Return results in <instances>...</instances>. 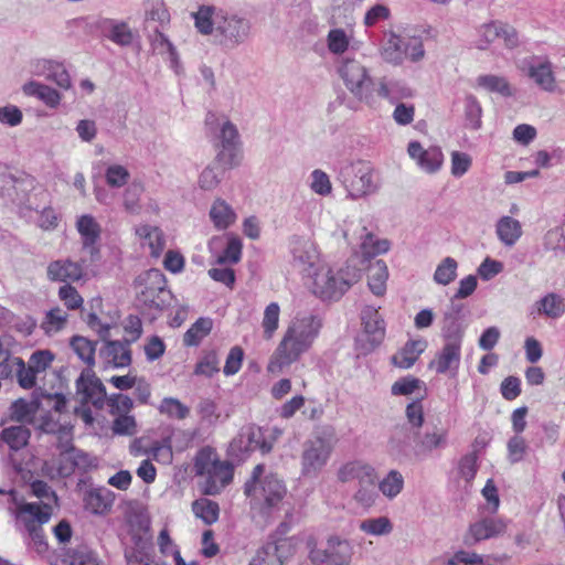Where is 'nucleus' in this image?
<instances>
[{
	"label": "nucleus",
	"instance_id": "nucleus-13",
	"mask_svg": "<svg viewBox=\"0 0 565 565\" xmlns=\"http://www.w3.org/2000/svg\"><path fill=\"white\" fill-rule=\"evenodd\" d=\"M76 395L82 406L90 403L96 408H103L106 401V388L90 367L83 370L76 380Z\"/></svg>",
	"mask_w": 565,
	"mask_h": 565
},
{
	"label": "nucleus",
	"instance_id": "nucleus-2",
	"mask_svg": "<svg viewBox=\"0 0 565 565\" xmlns=\"http://www.w3.org/2000/svg\"><path fill=\"white\" fill-rule=\"evenodd\" d=\"M322 328V319L317 315H297L286 328L284 335L273 353L267 371L280 373L297 362L310 350Z\"/></svg>",
	"mask_w": 565,
	"mask_h": 565
},
{
	"label": "nucleus",
	"instance_id": "nucleus-28",
	"mask_svg": "<svg viewBox=\"0 0 565 565\" xmlns=\"http://www.w3.org/2000/svg\"><path fill=\"white\" fill-rule=\"evenodd\" d=\"M105 348L102 351L107 358L108 362L113 363L117 367L128 366L131 363V352L129 350V343L126 341H109L104 340Z\"/></svg>",
	"mask_w": 565,
	"mask_h": 565
},
{
	"label": "nucleus",
	"instance_id": "nucleus-50",
	"mask_svg": "<svg viewBox=\"0 0 565 565\" xmlns=\"http://www.w3.org/2000/svg\"><path fill=\"white\" fill-rule=\"evenodd\" d=\"M411 429L406 425H397L393 428L390 439L388 447L393 454H404L409 445Z\"/></svg>",
	"mask_w": 565,
	"mask_h": 565
},
{
	"label": "nucleus",
	"instance_id": "nucleus-49",
	"mask_svg": "<svg viewBox=\"0 0 565 565\" xmlns=\"http://www.w3.org/2000/svg\"><path fill=\"white\" fill-rule=\"evenodd\" d=\"M404 487V478L397 470H391L386 477L379 482L380 491L388 499L395 498Z\"/></svg>",
	"mask_w": 565,
	"mask_h": 565
},
{
	"label": "nucleus",
	"instance_id": "nucleus-20",
	"mask_svg": "<svg viewBox=\"0 0 565 565\" xmlns=\"http://www.w3.org/2000/svg\"><path fill=\"white\" fill-rule=\"evenodd\" d=\"M234 443L246 451L260 450L263 454H267L273 448L274 439L268 440L260 427L247 426L242 429Z\"/></svg>",
	"mask_w": 565,
	"mask_h": 565
},
{
	"label": "nucleus",
	"instance_id": "nucleus-36",
	"mask_svg": "<svg viewBox=\"0 0 565 565\" xmlns=\"http://www.w3.org/2000/svg\"><path fill=\"white\" fill-rule=\"evenodd\" d=\"M537 311L548 318L557 319L565 313V299L555 292H550L537 302Z\"/></svg>",
	"mask_w": 565,
	"mask_h": 565
},
{
	"label": "nucleus",
	"instance_id": "nucleus-55",
	"mask_svg": "<svg viewBox=\"0 0 565 565\" xmlns=\"http://www.w3.org/2000/svg\"><path fill=\"white\" fill-rule=\"evenodd\" d=\"M465 117L471 129L478 130L481 128L482 107L473 95H468L466 97Z\"/></svg>",
	"mask_w": 565,
	"mask_h": 565
},
{
	"label": "nucleus",
	"instance_id": "nucleus-32",
	"mask_svg": "<svg viewBox=\"0 0 565 565\" xmlns=\"http://www.w3.org/2000/svg\"><path fill=\"white\" fill-rule=\"evenodd\" d=\"M294 259L300 265L313 267L318 260V252L315 244L305 238H294L291 242Z\"/></svg>",
	"mask_w": 565,
	"mask_h": 565
},
{
	"label": "nucleus",
	"instance_id": "nucleus-3",
	"mask_svg": "<svg viewBox=\"0 0 565 565\" xmlns=\"http://www.w3.org/2000/svg\"><path fill=\"white\" fill-rule=\"evenodd\" d=\"M339 75L348 90L354 98L366 104L369 107H375L377 97L385 98L394 103L398 98L412 96V90L398 83H387L381 79L375 84L366 65L356 58H345L339 66Z\"/></svg>",
	"mask_w": 565,
	"mask_h": 565
},
{
	"label": "nucleus",
	"instance_id": "nucleus-10",
	"mask_svg": "<svg viewBox=\"0 0 565 565\" xmlns=\"http://www.w3.org/2000/svg\"><path fill=\"white\" fill-rule=\"evenodd\" d=\"M333 447L331 443L322 437L307 440L301 452V473L305 477H317L328 463Z\"/></svg>",
	"mask_w": 565,
	"mask_h": 565
},
{
	"label": "nucleus",
	"instance_id": "nucleus-62",
	"mask_svg": "<svg viewBox=\"0 0 565 565\" xmlns=\"http://www.w3.org/2000/svg\"><path fill=\"white\" fill-rule=\"evenodd\" d=\"M217 354L214 351L206 353L195 366V374L206 377L213 376L220 371Z\"/></svg>",
	"mask_w": 565,
	"mask_h": 565
},
{
	"label": "nucleus",
	"instance_id": "nucleus-33",
	"mask_svg": "<svg viewBox=\"0 0 565 565\" xmlns=\"http://www.w3.org/2000/svg\"><path fill=\"white\" fill-rule=\"evenodd\" d=\"M477 85L489 93L499 94L502 97H511L514 89L504 76L487 74L477 78Z\"/></svg>",
	"mask_w": 565,
	"mask_h": 565
},
{
	"label": "nucleus",
	"instance_id": "nucleus-25",
	"mask_svg": "<svg viewBox=\"0 0 565 565\" xmlns=\"http://www.w3.org/2000/svg\"><path fill=\"white\" fill-rule=\"evenodd\" d=\"M426 347L427 343L424 340L407 341L405 345L392 356L391 361L399 369H409L415 364Z\"/></svg>",
	"mask_w": 565,
	"mask_h": 565
},
{
	"label": "nucleus",
	"instance_id": "nucleus-38",
	"mask_svg": "<svg viewBox=\"0 0 565 565\" xmlns=\"http://www.w3.org/2000/svg\"><path fill=\"white\" fill-rule=\"evenodd\" d=\"M213 328V320L207 317L199 318L183 335V343L186 347L200 344L202 339L210 334Z\"/></svg>",
	"mask_w": 565,
	"mask_h": 565
},
{
	"label": "nucleus",
	"instance_id": "nucleus-14",
	"mask_svg": "<svg viewBox=\"0 0 565 565\" xmlns=\"http://www.w3.org/2000/svg\"><path fill=\"white\" fill-rule=\"evenodd\" d=\"M526 75L537 87L554 93L557 87L553 64L547 57L533 56L526 62Z\"/></svg>",
	"mask_w": 565,
	"mask_h": 565
},
{
	"label": "nucleus",
	"instance_id": "nucleus-41",
	"mask_svg": "<svg viewBox=\"0 0 565 565\" xmlns=\"http://www.w3.org/2000/svg\"><path fill=\"white\" fill-rule=\"evenodd\" d=\"M158 411L161 415L178 420L185 419L190 415V408L174 397H164L158 406Z\"/></svg>",
	"mask_w": 565,
	"mask_h": 565
},
{
	"label": "nucleus",
	"instance_id": "nucleus-56",
	"mask_svg": "<svg viewBox=\"0 0 565 565\" xmlns=\"http://www.w3.org/2000/svg\"><path fill=\"white\" fill-rule=\"evenodd\" d=\"M67 313L56 307L46 312L45 320L42 322V329L45 333L58 332L65 327Z\"/></svg>",
	"mask_w": 565,
	"mask_h": 565
},
{
	"label": "nucleus",
	"instance_id": "nucleus-52",
	"mask_svg": "<svg viewBox=\"0 0 565 565\" xmlns=\"http://www.w3.org/2000/svg\"><path fill=\"white\" fill-rule=\"evenodd\" d=\"M457 268L458 264L456 259L452 257H446L443 262L437 266L434 280L438 285L447 286L451 281H454L457 277Z\"/></svg>",
	"mask_w": 565,
	"mask_h": 565
},
{
	"label": "nucleus",
	"instance_id": "nucleus-23",
	"mask_svg": "<svg viewBox=\"0 0 565 565\" xmlns=\"http://www.w3.org/2000/svg\"><path fill=\"white\" fill-rule=\"evenodd\" d=\"M76 228L83 238V248L92 256L98 253L95 243L100 236V226L96 220L89 214L82 215L76 222Z\"/></svg>",
	"mask_w": 565,
	"mask_h": 565
},
{
	"label": "nucleus",
	"instance_id": "nucleus-24",
	"mask_svg": "<svg viewBox=\"0 0 565 565\" xmlns=\"http://www.w3.org/2000/svg\"><path fill=\"white\" fill-rule=\"evenodd\" d=\"M88 465V456L76 448L64 449L57 458V475L71 476L76 468H85Z\"/></svg>",
	"mask_w": 565,
	"mask_h": 565
},
{
	"label": "nucleus",
	"instance_id": "nucleus-53",
	"mask_svg": "<svg viewBox=\"0 0 565 565\" xmlns=\"http://www.w3.org/2000/svg\"><path fill=\"white\" fill-rule=\"evenodd\" d=\"M281 544H267L252 558L249 565H282V561L278 555Z\"/></svg>",
	"mask_w": 565,
	"mask_h": 565
},
{
	"label": "nucleus",
	"instance_id": "nucleus-43",
	"mask_svg": "<svg viewBox=\"0 0 565 565\" xmlns=\"http://www.w3.org/2000/svg\"><path fill=\"white\" fill-rule=\"evenodd\" d=\"M71 347L78 358L92 369L95 364L96 342L81 335H75L71 340Z\"/></svg>",
	"mask_w": 565,
	"mask_h": 565
},
{
	"label": "nucleus",
	"instance_id": "nucleus-4",
	"mask_svg": "<svg viewBox=\"0 0 565 565\" xmlns=\"http://www.w3.org/2000/svg\"><path fill=\"white\" fill-rule=\"evenodd\" d=\"M196 476L203 477L201 491L206 495H216L228 486L234 476V466L227 460H220L214 448L205 446L201 448L193 461Z\"/></svg>",
	"mask_w": 565,
	"mask_h": 565
},
{
	"label": "nucleus",
	"instance_id": "nucleus-63",
	"mask_svg": "<svg viewBox=\"0 0 565 565\" xmlns=\"http://www.w3.org/2000/svg\"><path fill=\"white\" fill-rule=\"evenodd\" d=\"M507 448L510 462L516 463L524 458L527 445L523 437L515 435L509 439Z\"/></svg>",
	"mask_w": 565,
	"mask_h": 565
},
{
	"label": "nucleus",
	"instance_id": "nucleus-44",
	"mask_svg": "<svg viewBox=\"0 0 565 565\" xmlns=\"http://www.w3.org/2000/svg\"><path fill=\"white\" fill-rule=\"evenodd\" d=\"M106 36L120 46H128L132 43L134 34L125 22L107 21Z\"/></svg>",
	"mask_w": 565,
	"mask_h": 565
},
{
	"label": "nucleus",
	"instance_id": "nucleus-54",
	"mask_svg": "<svg viewBox=\"0 0 565 565\" xmlns=\"http://www.w3.org/2000/svg\"><path fill=\"white\" fill-rule=\"evenodd\" d=\"M501 23L500 21H491L479 26V40L477 42L479 50H487L491 43L499 39Z\"/></svg>",
	"mask_w": 565,
	"mask_h": 565
},
{
	"label": "nucleus",
	"instance_id": "nucleus-39",
	"mask_svg": "<svg viewBox=\"0 0 565 565\" xmlns=\"http://www.w3.org/2000/svg\"><path fill=\"white\" fill-rule=\"evenodd\" d=\"M210 216L215 227L218 230L227 228L236 218L232 207L223 200H216L213 203Z\"/></svg>",
	"mask_w": 565,
	"mask_h": 565
},
{
	"label": "nucleus",
	"instance_id": "nucleus-57",
	"mask_svg": "<svg viewBox=\"0 0 565 565\" xmlns=\"http://www.w3.org/2000/svg\"><path fill=\"white\" fill-rule=\"evenodd\" d=\"M360 529L371 535H385L392 532L393 525L386 516H380L362 521Z\"/></svg>",
	"mask_w": 565,
	"mask_h": 565
},
{
	"label": "nucleus",
	"instance_id": "nucleus-1",
	"mask_svg": "<svg viewBox=\"0 0 565 565\" xmlns=\"http://www.w3.org/2000/svg\"><path fill=\"white\" fill-rule=\"evenodd\" d=\"M194 25L202 35H212L214 42L233 50L247 41L250 22L245 17L214 6H200L192 13Z\"/></svg>",
	"mask_w": 565,
	"mask_h": 565
},
{
	"label": "nucleus",
	"instance_id": "nucleus-46",
	"mask_svg": "<svg viewBox=\"0 0 565 565\" xmlns=\"http://www.w3.org/2000/svg\"><path fill=\"white\" fill-rule=\"evenodd\" d=\"M390 246L391 244L387 239H380L372 233H366L361 242V252L363 256L369 259L386 253L390 249Z\"/></svg>",
	"mask_w": 565,
	"mask_h": 565
},
{
	"label": "nucleus",
	"instance_id": "nucleus-48",
	"mask_svg": "<svg viewBox=\"0 0 565 565\" xmlns=\"http://www.w3.org/2000/svg\"><path fill=\"white\" fill-rule=\"evenodd\" d=\"M280 307L277 302H270L264 310L262 321L264 338L270 340L279 326Z\"/></svg>",
	"mask_w": 565,
	"mask_h": 565
},
{
	"label": "nucleus",
	"instance_id": "nucleus-12",
	"mask_svg": "<svg viewBox=\"0 0 565 565\" xmlns=\"http://www.w3.org/2000/svg\"><path fill=\"white\" fill-rule=\"evenodd\" d=\"M216 160L225 168H233L241 160V142L236 126L226 120L220 131Z\"/></svg>",
	"mask_w": 565,
	"mask_h": 565
},
{
	"label": "nucleus",
	"instance_id": "nucleus-11",
	"mask_svg": "<svg viewBox=\"0 0 565 565\" xmlns=\"http://www.w3.org/2000/svg\"><path fill=\"white\" fill-rule=\"evenodd\" d=\"M351 556L350 543L338 536H331L326 548H313L309 554V558L315 565H348Z\"/></svg>",
	"mask_w": 565,
	"mask_h": 565
},
{
	"label": "nucleus",
	"instance_id": "nucleus-47",
	"mask_svg": "<svg viewBox=\"0 0 565 565\" xmlns=\"http://www.w3.org/2000/svg\"><path fill=\"white\" fill-rule=\"evenodd\" d=\"M350 42L351 35L340 28L331 29L327 35L328 50L335 55L347 52L350 46Z\"/></svg>",
	"mask_w": 565,
	"mask_h": 565
},
{
	"label": "nucleus",
	"instance_id": "nucleus-21",
	"mask_svg": "<svg viewBox=\"0 0 565 565\" xmlns=\"http://www.w3.org/2000/svg\"><path fill=\"white\" fill-rule=\"evenodd\" d=\"M115 500L114 493L107 488H94L86 491L85 509L94 514L103 515L110 511Z\"/></svg>",
	"mask_w": 565,
	"mask_h": 565
},
{
	"label": "nucleus",
	"instance_id": "nucleus-60",
	"mask_svg": "<svg viewBox=\"0 0 565 565\" xmlns=\"http://www.w3.org/2000/svg\"><path fill=\"white\" fill-rule=\"evenodd\" d=\"M376 482L377 479L371 480L370 483H362L361 486H359L354 494V500L362 507H372L375 503L376 499L379 498Z\"/></svg>",
	"mask_w": 565,
	"mask_h": 565
},
{
	"label": "nucleus",
	"instance_id": "nucleus-26",
	"mask_svg": "<svg viewBox=\"0 0 565 565\" xmlns=\"http://www.w3.org/2000/svg\"><path fill=\"white\" fill-rule=\"evenodd\" d=\"M141 245L150 249L153 257H159L164 249L166 241L162 231L157 226L148 224L139 225L136 228Z\"/></svg>",
	"mask_w": 565,
	"mask_h": 565
},
{
	"label": "nucleus",
	"instance_id": "nucleus-8",
	"mask_svg": "<svg viewBox=\"0 0 565 565\" xmlns=\"http://www.w3.org/2000/svg\"><path fill=\"white\" fill-rule=\"evenodd\" d=\"M340 180L352 200L374 194L381 186L379 174L367 161L344 166L340 171Z\"/></svg>",
	"mask_w": 565,
	"mask_h": 565
},
{
	"label": "nucleus",
	"instance_id": "nucleus-29",
	"mask_svg": "<svg viewBox=\"0 0 565 565\" xmlns=\"http://www.w3.org/2000/svg\"><path fill=\"white\" fill-rule=\"evenodd\" d=\"M31 430L25 425H11L1 431V439L10 450L17 452L29 445Z\"/></svg>",
	"mask_w": 565,
	"mask_h": 565
},
{
	"label": "nucleus",
	"instance_id": "nucleus-7",
	"mask_svg": "<svg viewBox=\"0 0 565 565\" xmlns=\"http://www.w3.org/2000/svg\"><path fill=\"white\" fill-rule=\"evenodd\" d=\"M359 277L355 268L334 270L328 265H320L312 274V292L321 299H339Z\"/></svg>",
	"mask_w": 565,
	"mask_h": 565
},
{
	"label": "nucleus",
	"instance_id": "nucleus-31",
	"mask_svg": "<svg viewBox=\"0 0 565 565\" xmlns=\"http://www.w3.org/2000/svg\"><path fill=\"white\" fill-rule=\"evenodd\" d=\"M22 90L28 96H34L39 98L51 108L56 107L61 102V95L57 90L35 81L25 83L22 86Z\"/></svg>",
	"mask_w": 565,
	"mask_h": 565
},
{
	"label": "nucleus",
	"instance_id": "nucleus-35",
	"mask_svg": "<svg viewBox=\"0 0 565 565\" xmlns=\"http://www.w3.org/2000/svg\"><path fill=\"white\" fill-rule=\"evenodd\" d=\"M447 445V431L445 429L426 433L415 446L417 457L430 454L435 449L444 448Z\"/></svg>",
	"mask_w": 565,
	"mask_h": 565
},
{
	"label": "nucleus",
	"instance_id": "nucleus-59",
	"mask_svg": "<svg viewBox=\"0 0 565 565\" xmlns=\"http://www.w3.org/2000/svg\"><path fill=\"white\" fill-rule=\"evenodd\" d=\"M130 178V173L121 164H111L106 169L105 179L110 188L124 186Z\"/></svg>",
	"mask_w": 565,
	"mask_h": 565
},
{
	"label": "nucleus",
	"instance_id": "nucleus-18",
	"mask_svg": "<svg viewBox=\"0 0 565 565\" xmlns=\"http://www.w3.org/2000/svg\"><path fill=\"white\" fill-rule=\"evenodd\" d=\"M407 152L412 159L427 173L438 171L444 161V154L438 147L424 149L420 142L412 141L408 143Z\"/></svg>",
	"mask_w": 565,
	"mask_h": 565
},
{
	"label": "nucleus",
	"instance_id": "nucleus-37",
	"mask_svg": "<svg viewBox=\"0 0 565 565\" xmlns=\"http://www.w3.org/2000/svg\"><path fill=\"white\" fill-rule=\"evenodd\" d=\"M388 277L387 266L383 260H376L369 268V287L376 296H383Z\"/></svg>",
	"mask_w": 565,
	"mask_h": 565
},
{
	"label": "nucleus",
	"instance_id": "nucleus-64",
	"mask_svg": "<svg viewBox=\"0 0 565 565\" xmlns=\"http://www.w3.org/2000/svg\"><path fill=\"white\" fill-rule=\"evenodd\" d=\"M71 565H99L97 555L87 546L75 548L70 555Z\"/></svg>",
	"mask_w": 565,
	"mask_h": 565
},
{
	"label": "nucleus",
	"instance_id": "nucleus-6",
	"mask_svg": "<svg viewBox=\"0 0 565 565\" xmlns=\"http://www.w3.org/2000/svg\"><path fill=\"white\" fill-rule=\"evenodd\" d=\"M136 301L148 310H163L170 302L171 292L167 289L166 277L161 270L151 268L138 275L134 281Z\"/></svg>",
	"mask_w": 565,
	"mask_h": 565
},
{
	"label": "nucleus",
	"instance_id": "nucleus-9",
	"mask_svg": "<svg viewBox=\"0 0 565 565\" xmlns=\"http://www.w3.org/2000/svg\"><path fill=\"white\" fill-rule=\"evenodd\" d=\"M244 492L247 497L263 503L264 508L275 509L285 498L287 490L281 479L269 473L260 479L258 484L246 482Z\"/></svg>",
	"mask_w": 565,
	"mask_h": 565
},
{
	"label": "nucleus",
	"instance_id": "nucleus-42",
	"mask_svg": "<svg viewBox=\"0 0 565 565\" xmlns=\"http://www.w3.org/2000/svg\"><path fill=\"white\" fill-rule=\"evenodd\" d=\"M145 188L142 183L131 182L122 193V205L126 212L130 214H138L141 210L140 199L143 194Z\"/></svg>",
	"mask_w": 565,
	"mask_h": 565
},
{
	"label": "nucleus",
	"instance_id": "nucleus-30",
	"mask_svg": "<svg viewBox=\"0 0 565 565\" xmlns=\"http://www.w3.org/2000/svg\"><path fill=\"white\" fill-rule=\"evenodd\" d=\"M495 232L501 243L505 246H513L522 236V226L518 220L502 216L497 222Z\"/></svg>",
	"mask_w": 565,
	"mask_h": 565
},
{
	"label": "nucleus",
	"instance_id": "nucleus-58",
	"mask_svg": "<svg viewBox=\"0 0 565 565\" xmlns=\"http://www.w3.org/2000/svg\"><path fill=\"white\" fill-rule=\"evenodd\" d=\"M151 46L153 51L158 52L159 54H169L172 64L178 63V52L174 45L163 33L158 30H156L151 36Z\"/></svg>",
	"mask_w": 565,
	"mask_h": 565
},
{
	"label": "nucleus",
	"instance_id": "nucleus-27",
	"mask_svg": "<svg viewBox=\"0 0 565 565\" xmlns=\"http://www.w3.org/2000/svg\"><path fill=\"white\" fill-rule=\"evenodd\" d=\"M406 42L407 36L391 32L382 50L383 58L394 65L402 64L406 58Z\"/></svg>",
	"mask_w": 565,
	"mask_h": 565
},
{
	"label": "nucleus",
	"instance_id": "nucleus-15",
	"mask_svg": "<svg viewBox=\"0 0 565 565\" xmlns=\"http://www.w3.org/2000/svg\"><path fill=\"white\" fill-rule=\"evenodd\" d=\"M505 523L500 519L484 518L470 524L463 536V543L467 546H473L477 543L495 537L504 533Z\"/></svg>",
	"mask_w": 565,
	"mask_h": 565
},
{
	"label": "nucleus",
	"instance_id": "nucleus-61",
	"mask_svg": "<svg viewBox=\"0 0 565 565\" xmlns=\"http://www.w3.org/2000/svg\"><path fill=\"white\" fill-rule=\"evenodd\" d=\"M242 255V242L238 237L231 236L228 238L226 248L217 257V264H236L239 262Z\"/></svg>",
	"mask_w": 565,
	"mask_h": 565
},
{
	"label": "nucleus",
	"instance_id": "nucleus-16",
	"mask_svg": "<svg viewBox=\"0 0 565 565\" xmlns=\"http://www.w3.org/2000/svg\"><path fill=\"white\" fill-rule=\"evenodd\" d=\"M85 260L74 262L70 258L53 260L47 265L46 277L51 281H78L84 277Z\"/></svg>",
	"mask_w": 565,
	"mask_h": 565
},
{
	"label": "nucleus",
	"instance_id": "nucleus-45",
	"mask_svg": "<svg viewBox=\"0 0 565 565\" xmlns=\"http://www.w3.org/2000/svg\"><path fill=\"white\" fill-rule=\"evenodd\" d=\"M43 67L44 75L47 79L53 81L63 89L71 88L72 81L70 74L62 64L52 61H45L43 63Z\"/></svg>",
	"mask_w": 565,
	"mask_h": 565
},
{
	"label": "nucleus",
	"instance_id": "nucleus-51",
	"mask_svg": "<svg viewBox=\"0 0 565 565\" xmlns=\"http://www.w3.org/2000/svg\"><path fill=\"white\" fill-rule=\"evenodd\" d=\"M220 166H223L217 160L216 162L207 166L199 177V185L203 190H213L215 189L222 179L224 169Z\"/></svg>",
	"mask_w": 565,
	"mask_h": 565
},
{
	"label": "nucleus",
	"instance_id": "nucleus-34",
	"mask_svg": "<svg viewBox=\"0 0 565 565\" xmlns=\"http://www.w3.org/2000/svg\"><path fill=\"white\" fill-rule=\"evenodd\" d=\"M38 408L39 405L35 402L19 398L11 404L9 417L11 420L20 423V425L32 424Z\"/></svg>",
	"mask_w": 565,
	"mask_h": 565
},
{
	"label": "nucleus",
	"instance_id": "nucleus-5",
	"mask_svg": "<svg viewBox=\"0 0 565 565\" xmlns=\"http://www.w3.org/2000/svg\"><path fill=\"white\" fill-rule=\"evenodd\" d=\"M52 514V505L44 502L19 504V511L14 512L18 525L22 526L30 544L39 554H44L49 550L42 526L51 520Z\"/></svg>",
	"mask_w": 565,
	"mask_h": 565
},
{
	"label": "nucleus",
	"instance_id": "nucleus-40",
	"mask_svg": "<svg viewBox=\"0 0 565 565\" xmlns=\"http://www.w3.org/2000/svg\"><path fill=\"white\" fill-rule=\"evenodd\" d=\"M192 511L194 515L201 519L206 525H211L218 519L220 507L212 500L201 498L193 501Z\"/></svg>",
	"mask_w": 565,
	"mask_h": 565
},
{
	"label": "nucleus",
	"instance_id": "nucleus-17",
	"mask_svg": "<svg viewBox=\"0 0 565 565\" xmlns=\"http://www.w3.org/2000/svg\"><path fill=\"white\" fill-rule=\"evenodd\" d=\"M361 320L364 333L367 335L369 347L366 351L375 349L385 337V322L379 310L372 306H365L361 311Z\"/></svg>",
	"mask_w": 565,
	"mask_h": 565
},
{
	"label": "nucleus",
	"instance_id": "nucleus-22",
	"mask_svg": "<svg viewBox=\"0 0 565 565\" xmlns=\"http://www.w3.org/2000/svg\"><path fill=\"white\" fill-rule=\"evenodd\" d=\"M461 344L445 342L443 349L436 359L430 362L429 366L434 367L437 373L445 374L450 370L457 371L460 363Z\"/></svg>",
	"mask_w": 565,
	"mask_h": 565
},
{
	"label": "nucleus",
	"instance_id": "nucleus-19",
	"mask_svg": "<svg viewBox=\"0 0 565 565\" xmlns=\"http://www.w3.org/2000/svg\"><path fill=\"white\" fill-rule=\"evenodd\" d=\"M461 311L462 305L452 302L444 313L441 333L445 342L461 344L465 332Z\"/></svg>",
	"mask_w": 565,
	"mask_h": 565
}]
</instances>
